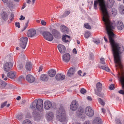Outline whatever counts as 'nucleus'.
I'll return each mask as SVG.
<instances>
[{"label": "nucleus", "mask_w": 124, "mask_h": 124, "mask_svg": "<svg viewBox=\"0 0 124 124\" xmlns=\"http://www.w3.org/2000/svg\"><path fill=\"white\" fill-rule=\"evenodd\" d=\"M84 25L86 29H90L91 28L90 26L88 23L85 24Z\"/></svg>", "instance_id": "79ce46f5"}, {"label": "nucleus", "mask_w": 124, "mask_h": 124, "mask_svg": "<svg viewBox=\"0 0 124 124\" xmlns=\"http://www.w3.org/2000/svg\"><path fill=\"white\" fill-rule=\"evenodd\" d=\"M28 41V38L22 37L20 39V45L21 47L23 49L25 48Z\"/></svg>", "instance_id": "20e7f679"}, {"label": "nucleus", "mask_w": 124, "mask_h": 124, "mask_svg": "<svg viewBox=\"0 0 124 124\" xmlns=\"http://www.w3.org/2000/svg\"><path fill=\"white\" fill-rule=\"evenodd\" d=\"M26 80L29 83H32L35 81V78L32 75L30 74H29L26 76Z\"/></svg>", "instance_id": "f8f14e48"}, {"label": "nucleus", "mask_w": 124, "mask_h": 124, "mask_svg": "<svg viewBox=\"0 0 124 124\" xmlns=\"http://www.w3.org/2000/svg\"><path fill=\"white\" fill-rule=\"evenodd\" d=\"M23 124H32L30 120L26 119L23 121Z\"/></svg>", "instance_id": "2f4dec72"}, {"label": "nucleus", "mask_w": 124, "mask_h": 124, "mask_svg": "<svg viewBox=\"0 0 124 124\" xmlns=\"http://www.w3.org/2000/svg\"><path fill=\"white\" fill-rule=\"evenodd\" d=\"M17 67L19 70L22 69L23 67V65L22 64H19L17 66Z\"/></svg>", "instance_id": "a18cd8bd"}, {"label": "nucleus", "mask_w": 124, "mask_h": 124, "mask_svg": "<svg viewBox=\"0 0 124 124\" xmlns=\"http://www.w3.org/2000/svg\"><path fill=\"white\" fill-rule=\"evenodd\" d=\"M26 116L27 118H30L31 117V116H30V114L29 113H28L26 115Z\"/></svg>", "instance_id": "4d7b16f0"}, {"label": "nucleus", "mask_w": 124, "mask_h": 124, "mask_svg": "<svg viewBox=\"0 0 124 124\" xmlns=\"http://www.w3.org/2000/svg\"><path fill=\"white\" fill-rule=\"evenodd\" d=\"M12 2L11 1H10L9 2H8L7 3V4L8 6H10V5L12 4Z\"/></svg>", "instance_id": "052dcab7"}, {"label": "nucleus", "mask_w": 124, "mask_h": 124, "mask_svg": "<svg viewBox=\"0 0 124 124\" xmlns=\"http://www.w3.org/2000/svg\"><path fill=\"white\" fill-rule=\"evenodd\" d=\"M96 90H95V94L97 95L100 96L101 94L100 93L102 88L101 84L100 82H98L96 85Z\"/></svg>", "instance_id": "423d86ee"}, {"label": "nucleus", "mask_w": 124, "mask_h": 124, "mask_svg": "<svg viewBox=\"0 0 124 124\" xmlns=\"http://www.w3.org/2000/svg\"><path fill=\"white\" fill-rule=\"evenodd\" d=\"M87 99L88 100H89L90 101H92V98L91 97H90V96H88L87 97Z\"/></svg>", "instance_id": "bf43d9fd"}, {"label": "nucleus", "mask_w": 124, "mask_h": 124, "mask_svg": "<svg viewBox=\"0 0 124 124\" xmlns=\"http://www.w3.org/2000/svg\"><path fill=\"white\" fill-rule=\"evenodd\" d=\"M98 101L99 102L101 105L103 106H104L105 103L101 99L99 98L98 99Z\"/></svg>", "instance_id": "e433bc0d"}, {"label": "nucleus", "mask_w": 124, "mask_h": 124, "mask_svg": "<svg viewBox=\"0 0 124 124\" xmlns=\"http://www.w3.org/2000/svg\"><path fill=\"white\" fill-rule=\"evenodd\" d=\"M7 101H6L5 102L3 103L1 105V108H3L7 104Z\"/></svg>", "instance_id": "8fccbe9b"}, {"label": "nucleus", "mask_w": 124, "mask_h": 124, "mask_svg": "<svg viewBox=\"0 0 124 124\" xmlns=\"http://www.w3.org/2000/svg\"><path fill=\"white\" fill-rule=\"evenodd\" d=\"M70 36L67 35L62 36V41L65 43H67L69 42V40L70 39Z\"/></svg>", "instance_id": "b1692460"}, {"label": "nucleus", "mask_w": 124, "mask_h": 124, "mask_svg": "<svg viewBox=\"0 0 124 124\" xmlns=\"http://www.w3.org/2000/svg\"><path fill=\"white\" fill-rule=\"evenodd\" d=\"M41 80L43 81H46L48 79V77L47 75L45 74H42L40 77Z\"/></svg>", "instance_id": "6ab92c4d"}, {"label": "nucleus", "mask_w": 124, "mask_h": 124, "mask_svg": "<svg viewBox=\"0 0 124 124\" xmlns=\"http://www.w3.org/2000/svg\"><path fill=\"white\" fill-rule=\"evenodd\" d=\"M78 106V102L76 100H74L72 102L70 106V109L72 110H76L77 109Z\"/></svg>", "instance_id": "6e6552de"}, {"label": "nucleus", "mask_w": 124, "mask_h": 124, "mask_svg": "<svg viewBox=\"0 0 124 124\" xmlns=\"http://www.w3.org/2000/svg\"><path fill=\"white\" fill-rule=\"evenodd\" d=\"M73 52L75 54H77V52L76 48H74L73 49Z\"/></svg>", "instance_id": "864d4df0"}, {"label": "nucleus", "mask_w": 124, "mask_h": 124, "mask_svg": "<svg viewBox=\"0 0 124 124\" xmlns=\"http://www.w3.org/2000/svg\"><path fill=\"white\" fill-rule=\"evenodd\" d=\"M56 71L54 70L51 69L49 70L48 72V75L50 77H53L55 75Z\"/></svg>", "instance_id": "aec40b11"}, {"label": "nucleus", "mask_w": 124, "mask_h": 124, "mask_svg": "<svg viewBox=\"0 0 124 124\" xmlns=\"http://www.w3.org/2000/svg\"><path fill=\"white\" fill-rule=\"evenodd\" d=\"M57 119L61 122L65 124L66 123V116L65 110L62 106L57 110L56 113Z\"/></svg>", "instance_id": "7ed1b4c3"}, {"label": "nucleus", "mask_w": 124, "mask_h": 124, "mask_svg": "<svg viewBox=\"0 0 124 124\" xmlns=\"http://www.w3.org/2000/svg\"><path fill=\"white\" fill-rule=\"evenodd\" d=\"M75 72L74 68H70L67 72V75L68 76L71 77L74 74Z\"/></svg>", "instance_id": "5701e85b"}, {"label": "nucleus", "mask_w": 124, "mask_h": 124, "mask_svg": "<svg viewBox=\"0 0 124 124\" xmlns=\"http://www.w3.org/2000/svg\"><path fill=\"white\" fill-rule=\"evenodd\" d=\"M117 27L118 29L122 30L124 28V24L121 21H119L117 22Z\"/></svg>", "instance_id": "f3484780"}, {"label": "nucleus", "mask_w": 124, "mask_h": 124, "mask_svg": "<svg viewBox=\"0 0 124 124\" xmlns=\"http://www.w3.org/2000/svg\"><path fill=\"white\" fill-rule=\"evenodd\" d=\"M25 67L27 70L30 71L32 68V64L30 62H27L26 63Z\"/></svg>", "instance_id": "4be33fe9"}, {"label": "nucleus", "mask_w": 124, "mask_h": 124, "mask_svg": "<svg viewBox=\"0 0 124 124\" xmlns=\"http://www.w3.org/2000/svg\"><path fill=\"white\" fill-rule=\"evenodd\" d=\"M24 78V77L22 76H20L19 78V80H21L22 79H23Z\"/></svg>", "instance_id": "13d9d810"}, {"label": "nucleus", "mask_w": 124, "mask_h": 124, "mask_svg": "<svg viewBox=\"0 0 124 124\" xmlns=\"http://www.w3.org/2000/svg\"><path fill=\"white\" fill-rule=\"evenodd\" d=\"M6 83L0 79V87L1 89L4 88L6 85Z\"/></svg>", "instance_id": "cd10ccee"}, {"label": "nucleus", "mask_w": 124, "mask_h": 124, "mask_svg": "<svg viewBox=\"0 0 124 124\" xmlns=\"http://www.w3.org/2000/svg\"><path fill=\"white\" fill-rule=\"evenodd\" d=\"M54 117L53 113L52 112H49L47 115V118L49 120H52Z\"/></svg>", "instance_id": "bb28decb"}, {"label": "nucleus", "mask_w": 124, "mask_h": 124, "mask_svg": "<svg viewBox=\"0 0 124 124\" xmlns=\"http://www.w3.org/2000/svg\"><path fill=\"white\" fill-rule=\"evenodd\" d=\"M44 106L45 109L47 110H49L52 107V103L50 101H47L44 102Z\"/></svg>", "instance_id": "9d476101"}, {"label": "nucleus", "mask_w": 124, "mask_h": 124, "mask_svg": "<svg viewBox=\"0 0 124 124\" xmlns=\"http://www.w3.org/2000/svg\"><path fill=\"white\" fill-rule=\"evenodd\" d=\"M13 66V64L11 62H7L5 63L3 67L4 70L8 72L10 70Z\"/></svg>", "instance_id": "1a4fd4ad"}, {"label": "nucleus", "mask_w": 124, "mask_h": 124, "mask_svg": "<svg viewBox=\"0 0 124 124\" xmlns=\"http://www.w3.org/2000/svg\"><path fill=\"white\" fill-rule=\"evenodd\" d=\"M86 90L84 88H82L81 89L80 92L82 94H84L86 92Z\"/></svg>", "instance_id": "49530a36"}, {"label": "nucleus", "mask_w": 124, "mask_h": 124, "mask_svg": "<svg viewBox=\"0 0 124 124\" xmlns=\"http://www.w3.org/2000/svg\"><path fill=\"white\" fill-rule=\"evenodd\" d=\"M21 99V97L20 96H18L16 98V99L17 100H19Z\"/></svg>", "instance_id": "774afa93"}, {"label": "nucleus", "mask_w": 124, "mask_h": 124, "mask_svg": "<svg viewBox=\"0 0 124 124\" xmlns=\"http://www.w3.org/2000/svg\"><path fill=\"white\" fill-rule=\"evenodd\" d=\"M1 16L3 20L6 21L8 19V15L6 13L3 12L2 13Z\"/></svg>", "instance_id": "393cba45"}, {"label": "nucleus", "mask_w": 124, "mask_h": 124, "mask_svg": "<svg viewBox=\"0 0 124 124\" xmlns=\"http://www.w3.org/2000/svg\"><path fill=\"white\" fill-rule=\"evenodd\" d=\"M70 13V11H66L63 14V17H66L69 15Z\"/></svg>", "instance_id": "4c0bfd02"}, {"label": "nucleus", "mask_w": 124, "mask_h": 124, "mask_svg": "<svg viewBox=\"0 0 124 124\" xmlns=\"http://www.w3.org/2000/svg\"><path fill=\"white\" fill-rule=\"evenodd\" d=\"M43 68V67L42 66H40L39 68V72H40V71H42Z\"/></svg>", "instance_id": "6e6d98bb"}, {"label": "nucleus", "mask_w": 124, "mask_h": 124, "mask_svg": "<svg viewBox=\"0 0 124 124\" xmlns=\"http://www.w3.org/2000/svg\"><path fill=\"white\" fill-rule=\"evenodd\" d=\"M26 2L27 3L30 4L31 1L30 0H26Z\"/></svg>", "instance_id": "338daca9"}, {"label": "nucleus", "mask_w": 124, "mask_h": 124, "mask_svg": "<svg viewBox=\"0 0 124 124\" xmlns=\"http://www.w3.org/2000/svg\"><path fill=\"white\" fill-rule=\"evenodd\" d=\"M94 42L97 44H99L100 43V41L98 40H96L95 41H94Z\"/></svg>", "instance_id": "680f3d73"}, {"label": "nucleus", "mask_w": 124, "mask_h": 124, "mask_svg": "<svg viewBox=\"0 0 124 124\" xmlns=\"http://www.w3.org/2000/svg\"><path fill=\"white\" fill-rule=\"evenodd\" d=\"M58 49L61 53H63L65 52L66 48L65 46L59 44L57 46Z\"/></svg>", "instance_id": "2eb2a0df"}, {"label": "nucleus", "mask_w": 124, "mask_h": 124, "mask_svg": "<svg viewBox=\"0 0 124 124\" xmlns=\"http://www.w3.org/2000/svg\"><path fill=\"white\" fill-rule=\"evenodd\" d=\"M101 63L103 64L105 63V59L103 58H101L100 59Z\"/></svg>", "instance_id": "c03bdc74"}, {"label": "nucleus", "mask_w": 124, "mask_h": 124, "mask_svg": "<svg viewBox=\"0 0 124 124\" xmlns=\"http://www.w3.org/2000/svg\"><path fill=\"white\" fill-rule=\"evenodd\" d=\"M93 124H102V120L100 117H96L93 121Z\"/></svg>", "instance_id": "a211bd4d"}, {"label": "nucleus", "mask_w": 124, "mask_h": 124, "mask_svg": "<svg viewBox=\"0 0 124 124\" xmlns=\"http://www.w3.org/2000/svg\"><path fill=\"white\" fill-rule=\"evenodd\" d=\"M7 76L9 78L12 79H15L16 78V72L15 71H11L8 72Z\"/></svg>", "instance_id": "9b49d317"}, {"label": "nucleus", "mask_w": 124, "mask_h": 124, "mask_svg": "<svg viewBox=\"0 0 124 124\" xmlns=\"http://www.w3.org/2000/svg\"><path fill=\"white\" fill-rule=\"evenodd\" d=\"M101 110L102 113L104 114L105 113V109L104 108H102Z\"/></svg>", "instance_id": "0e129e2a"}, {"label": "nucleus", "mask_w": 124, "mask_h": 124, "mask_svg": "<svg viewBox=\"0 0 124 124\" xmlns=\"http://www.w3.org/2000/svg\"><path fill=\"white\" fill-rule=\"evenodd\" d=\"M67 27L64 25H62L60 27V30L62 32L67 31Z\"/></svg>", "instance_id": "7c9ffc66"}, {"label": "nucleus", "mask_w": 124, "mask_h": 124, "mask_svg": "<svg viewBox=\"0 0 124 124\" xmlns=\"http://www.w3.org/2000/svg\"><path fill=\"white\" fill-rule=\"evenodd\" d=\"M25 19V17L24 16H23L22 15H21L20 17L19 18V20H24Z\"/></svg>", "instance_id": "5fc2aeb1"}, {"label": "nucleus", "mask_w": 124, "mask_h": 124, "mask_svg": "<svg viewBox=\"0 0 124 124\" xmlns=\"http://www.w3.org/2000/svg\"><path fill=\"white\" fill-rule=\"evenodd\" d=\"M29 22V20H28V21L27 22L25 23V26H24L23 27V28L22 30V31H23L28 27V25Z\"/></svg>", "instance_id": "c9c22d12"}, {"label": "nucleus", "mask_w": 124, "mask_h": 124, "mask_svg": "<svg viewBox=\"0 0 124 124\" xmlns=\"http://www.w3.org/2000/svg\"><path fill=\"white\" fill-rule=\"evenodd\" d=\"M70 58V55L68 53L65 54L62 56V60L66 62H67L69 61Z\"/></svg>", "instance_id": "ddd939ff"}, {"label": "nucleus", "mask_w": 124, "mask_h": 124, "mask_svg": "<svg viewBox=\"0 0 124 124\" xmlns=\"http://www.w3.org/2000/svg\"><path fill=\"white\" fill-rule=\"evenodd\" d=\"M65 75L61 74H57L55 77L56 79L57 80H63L65 78Z\"/></svg>", "instance_id": "412c9836"}, {"label": "nucleus", "mask_w": 124, "mask_h": 124, "mask_svg": "<svg viewBox=\"0 0 124 124\" xmlns=\"http://www.w3.org/2000/svg\"><path fill=\"white\" fill-rule=\"evenodd\" d=\"M84 124H91L90 123L89 121H87L85 122Z\"/></svg>", "instance_id": "e2e57ef3"}, {"label": "nucleus", "mask_w": 124, "mask_h": 124, "mask_svg": "<svg viewBox=\"0 0 124 124\" xmlns=\"http://www.w3.org/2000/svg\"><path fill=\"white\" fill-rule=\"evenodd\" d=\"M6 59L8 60L9 61H11L13 59V57L9 55L6 57Z\"/></svg>", "instance_id": "a19ab883"}, {"label": "nucleus", "mask_w": 124, "mask_h": 124, "mask_svg": "<svg viewBox=\"0 0 124 124\" xmlns=\"http://www.w3.org/2000/svg\"><path fill=\"white\" fill-rule=\"evenodd\" d=\"M41 23L43 25H45L46 24V23L44 21L42 20L41 21Z\"/></svg>", "instance_id": "603ef678"}, {"label": "nucleus", "mask_w": 124, "mask_h": 124, "mask_svg": "<svg viewBox=\"0 0 124 124\" xmlns=\"http://www.w3.org/2000/svg\"><path fill=\"white\" fill-rule=\"evenodd\" d=\"M119 10L121 14H124V6L122 5H120L119 8Z\"/></svg>", "instance_id": "c756f323"}, {"label": "nucleus", "mask_w": 124, "mask_h": 124, "mask_svg": "<svg viewBox=\"0 0 124 124\" xmlns=\"http://www.w3.org/2000/svg\"><path fill=\"white\" fill-rule=\"evenodd\" d=\"M36 33V30L33 29L29 30L28 32V37H34Z\"/></svg>", "instance_id": "4468645a"}, {"label": "nucleus", "mask_w": 124, "mask_h": 124, "mask_svg": "<svg viewBox=\"0 0 124 124\" xmlns=\"http://www.w3.org/2000/svg\"><path fill=\"white\" fill-rule=\"evenodd\" d=\"M91 35L90 32H86L85 34L84 37L85 38H88Z\"/></svg>", "instance_id": "f704fd0d"}, {"label": "nucleus", "mask_w": 124, "mask_h": 124, "mask_svg": "<svg viewBox=\"0 0 124 124\" xmlns=\"http://www.w3.org/2000/svg\"><path fill=\"white\" fill-rule=\"evenodd\" d=\"M98 3L102 13V20L106 26L113 54H120L123 51L124 48L123 46L121 47L119 43L115 42L114 39L115 35L112 32L115 27V22L114 21L111 22L110 21L109 16L104 0H94L93 5L94 9L95 10L97 9V6Z\"/></svg>", "instance_id": "f257e3e1"}, {"label": "nucleus", "mask_w": 124, "mask_h": 124, "mask_svg": "<svg viewBox=\"0 0 124 124\" xmlns=\"http://www.w3.org/2000/svg\"><path fill=\"white\" fill-rule=\"evenodd\" d=\"M15 25L16 26L18 27V28H19L20 27V25L19 22H16L15 23Z\"/></svg>", "instance_id": "3c124183"}, {"label": "nucleus", "mask_w": 124, "mask_h": 124, "mask_svg": "<svg viewBox=\"0 0 124 124\" xmlns=\"http://www.w3.org/2000/svg\"><path fill=\"white\" fill-rule=\"evenodd\" d=\"M2 78L5 81L7 80L8 79L7 77L6 76H5L3 74H2Z\"/></svg>", "instance_id": "37998d69"}, {"label": "nucleus", "mask_w": 124, "mask_h": 124, "mask_svg": "<svg viewBox=\"0 0 124 124\" xmlns=\"http://www.w3.org/2000/svg\"><path fill=\"white\" fill-rule=\"evenodd\" d=\"M85 113L87 116H92L94 114V111L90 107H87L86 108Z\"/></svg>", "instance_id": "0eeeda50"}, {"label": "nucleus", "mask_w": 124, "mask_h": 124, "mask_svg": "<svg viewBox=\"0 0 124 124\" xmlns=\"http://www.w3.org/2000/svg\"><path fill=\"white\" fill-rule=\"evenodd\" d=\"M99 67L100 68L108 72L110 70L107 64L104 65V66H100Z\"/></svg>", "instance_id": "c85d7f7f"}, {"label": "nucleus", "mask_w": 124, "mask_h": 124, "mask_svg": "<svg viewBox=\"0 0 124 124\" xmlns=\"http://www.w3.org/2000/svg\"><path fill=\"white\" fill-rule=\"evenodd\" d=\"M43 105V100L40 99L35 100L31 104L30 108L33 111L32 115L35 120H37L39 118L40 115L37 111H42Z\"/></svg>", "instance_id": "f03ea898"}, {"label": "nucleus", "mask_w": 124, "mask_h": 124, "mask_svg": "<svg viewBox=\"0 0 124 124\" xmlns=\"http://www.w3.org/2000/svg\"><path fill=\"white\" fill-rule=\"evenodd\" d=\"M52 33L54 36L56 38H58L60 35V33L59 32L55 29L53 30Z\"/></svg>", "instance_id": "a878e982"}, {"label": "nucleus", "mask_w": 124, "mask_h": 124, "mask_svg": "<svg viewBox=\"0 0 124 124\" xmlns=\"http://www.w3.org/2000/svg\"><path fill=\"white\" fill-rule=\"evenodd\" d=\"M44 38L49 41H52L54 39L53 35L49 32L44 31L42 34Z\"/></svg>", "instance_id": "39448f33"}, {"label": "nucleus", "mask_w": 124, "mask_h": 124, "mask_svg": "<svg viewBox=\"0 0 124 124\" xmlns=\"http://www.w3.org/2000/svg\"><path fill=\"white\" fill-rule=\"evenodd\" d=\"M114 85L113 84H111L109 86V89L110 90H113L114 89Z\"/></svg>", "instance_id": "de8ad7c7"}, {"label": "nucleus", "mask_w": 124, "mask_h": 124, "mask_svg": "<svg viewBox=\"0 0 124 124\" xmlns=\"http://www.w3.org/2000/svg\"><path fill=\"white\" fill-rule=\"evenodd\" d=\"M115 120L116 124H122L121 121L119 119L116 118L115 119Z\"/></svg>", "instance_id": "58836bf2"}, {"label": "nucleus", "mask_w": 124, "mask_h": 124, "mask_svg": "<svg viewBox=\"0 0 124 124\" xmlns=\"http://www.w3.org/2000/svg\"><path fill=\"white\" fill-rule=\"evenodd\" d=\"M115 3L114 0H107L106 5L108 8H111L113 6Z\"/></svg>", "instance_id": "dca6fc26"}, {"label": "nucleus", "mask_w": 124, "mask_h": 124, "mask_svg": "<svg viewBox=\"0 0 124 124\" xmlns=\"http://www.w3.org/2000/svg\"><path fill=\"white\" fill-rule=\"evenodd\" d=\"M116 10L115 9L113 8L112 9L111 13L113 16H115L116 14Z\"/></svg>", "instance_id": "ea45409f"}, {"label": "nucleus", "mask_w": 124, "mask_h": 124, "mask_svg": "<svg viewBox=\"0 0 124 124\" xmlns=\"http://www.w3.org/2000/svg\"><path fill=\"white\" fill-rule=\"evenodd\" d=\"M22 118V116L20 114H18L16 116V118L19 120H20Z\"/></svg>", "instance_id": "09e8293b"}, {"label": "nucleus", "mask_w": 124, "mask_h": 124, "mask_svg": "<svg viewBox=\"0 0 124 124\" xmlns=\"http://www.w3.org/2000/svg\"><path fill=\"white\" fill-rule=\"evenodd\" d=\"M77 115L78 116H82L83 114L84 113V112H83V110L81 109V111H78L77 112Z\"/></svg>", "instance_id": "72a5a7b5"}, {"label": "nucleus", "mask_w": 124, "mask_h": 124, "mask_svg": "<svg viewBox=\"0 0 124 124\" xmlns=\"http://www.w3.org/2000/svg\"><path fill=\"white\" fill-rule=\"evenodd\" d=\"M14 15L13 14H11L10 16V18L8 21V23H10L14 19Z\"/></svg>", "instance_id": "473e14b6"}, {"label": "nucleus", "mask_w": 124, "mask_h": 124, "mask_svg": "<svg viewBox=\"0 0 124 124\" xmlns=\"http://www.w3.org/2000/svg\"><path fill=\"white\" fill-rule=\"evenodd\" d=\"M82 73V71L81 70H79L78 71V73L80 76H81V73Z\"/></svg>", "instance_id": "69168bd1"}]
</instances>
